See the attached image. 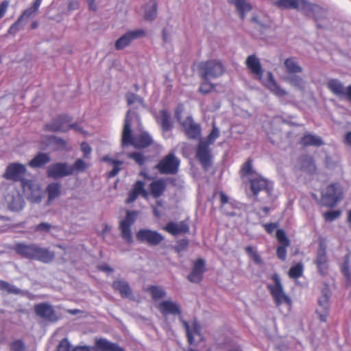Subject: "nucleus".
Returning <instances> with one entry per match:
<instances>
[{
	"label": "nucleus",
	"mask_w": 351,
	"mask_h": 351,
	"mask_svg": "<svg viewBox=\"0 0 351 351\" xmlns=\"http://www.w3.org/2000/svg\"><path fill=\"white\" fill-rule=\"evenodd\" d=\"M27 169L24 165L12 162L8 165L3 177L13 182H21L23 191L32 195L38 189V187L34 180L24 178Z\"/></svg>",
	"instance_id": "obj_3"
},
{
	"label": "nucleus",
	"mask_w": 351,
	"mask_h": 351,
	"mask_svg": "<svg viewBox=\"0 0 351 351\" xmlns=\"http://www.w3.org/2000/svg\"><path fill=\"white\" fill-rule=\"evenodd\" d=\"M245 252L252 258L254 262L256 264H260L262 262L260 255L254 250L253 247L249 245L245 248Z\"/></svg>",
	"instance_id": "obj_52"
},
{
	"label": "nucleus",
	"mask_w": 351,
	"mask_h": 351,
	"mask_svg": "<svg viewBox=\"0 0 351 351\" xmlns=\"http://www.w3.org/2000/svg\"><path fill=\"white\" fill-rule=\"evenodd\" d=\"M245 64L247 69L256 79L259 80L262 79L264 70L262 68L259 59L256 55L252 54L248 56L245 61Z\"/></svg>",
	"instance_id": "obj_23"
},
{
	"label": "nucleus",
	"mask_w": 351,
	"mask_h": 351,
	"mask_svg": "<svg viewBox=\"0 0 351 351\" xmlns=\"http://www.w3.org/2000/svg\"><path fill=\"white\" fill-rule=\"evenodd\" d=\"M343 198V191L339 183H331L321 190L317 204L329 208L335 207Z\"/></svg>",
	"instance_id": "obj_6"
},
{
	"label": "nucleus",
	"mask_w": 351,
	"mask_h": 351,
	"mask_svg": "<svg viewBox=\"0 0 351 351\" xmlns=\"http://www.w3.org/2000/svg\"><path fill=\"white\" fill-rule=\"evenodd\" d=\"M130 110L127 112L124 121V125L122 133V143L125 145H132L134 141V136H133L132 134V118L130 117Z\"/></svg>",
	"instance_id": "obj_24"
},
{
	"label": "nucleus",
	"mask_w": 351,
	"mask_h": 351,
	"mask_svg": "<svg viewBox=\"0 0 351 351\" xmlns=\"http://www.w3.org/2000/svg\"><path fill=\"white\" fill-rule=\"evenodd\" d=\"M122 164L123 162L121 160H117L116 162H114V163L112 164L113 169L107 173L108 178H111L116 176L120 171L121 165Z\"/></svg>",
	"instance_id": "obj_56"
},
{
	"label": "nucleus",
	"mask_w": 351,
	"mask_h": 351,
	"mask_svg": "<svg viewBox=\"0 0 351 351\" xmlns=\"http://www.w3.org/2000/svg\"><path fill=\"white\" fill-rule=\"evenodd\" d=\"M264 230L269 234H272L274 230L278 228L276 223H267L263 225Z\"/></svg>",
	"instance_id": "obj_64"
},
{
	"label": "nucleus",
	"mask_w": 351,
	"mask_h": 351,
	"mask_svg": "<svg viewBox=\"0 0 351 351\" xmlns=\"http://www.w3.org/2000/svg\"><path fill=\"white\" fill-rule=\"evenodd\" d=\"M298 163L300 169L308 174H315L317 172V167L313 157L308 155H302L298 158Z\"/></svg>",
	"instance_id": "obj_29"
},
{
	"label": "nucleus",
	"mask_w": 351,
	"mask_h": 351,
	"mask_svg": "<svg viewBox=\"0 0 351 351\" xmlns=\"http://www.w3.org/2000/svg\"><path fill=\"white\" fill-rule=\"evenodd\" d=\"M122 164L123 162L121 160H117L116 162H114V163L112 164L113 169L107 173L108 178H111L116 176L120 171L121 165Z\"/></svg>",
	"instance_id": "obj_55"
},
{
	"label": "nucleus",
	"mask_w": 351,
	"mask_h": 351,
	"mask_svg": "<svg viewBox=\"0 0 351 351\" xmlns=\"http://www.w3.org/2000/svg\"><path fill=\"white\" fill-rule=\"evenodd\" d=\"M231 3H233L239 13L241 19L243 20L245 18V12H250L252 10V5L248 3L246 0H232Z\"/></svg>",
	"instance_id": "obj_38"
},
{
	"label": "nucleus",
	"mask_w": 351,
	"mask_h": 351,
	"mask_svg": "<svg viewBox=\"0 0 351 351\" xmlns=\"http://www.w3.org/2000/svg\"><path fill=\"white\" fill-rule=\"evenodd\" d=\"M286 80L293 86L298 88H303L304 81L303 79L295 74L288 76L286 77Z\"/></svg>",
	"instance_id": "obj_46"
},
{
	"label": "nucleus",
	"mask_w": 351,
	"mask_h": 351,
	"mask_svg": "<svg viewBox=\"0 0 351 351\" xmlns=\"http://www.w3.org/2000/svg\"><path fill=\"white\" fill-rule=\"evenodd\" d=\"M162 229L169 234L176 236L178 234H185L189 233L190 226L187 221L184 220L179 222L169 221Z\"/></svg>",
	"instance_id": "obj_21"
},
{
	"label": "nucleus",
	"mask_w": 351,
	"mask_h": 351,
	"mask_svg": "<svg viewBox=\"0 0 351 351\" xmlns=\"http://www.w3.org/2000/svg\"><path fill=\"white\" fill-rule=\"evenodd\" d=\"M0 291H3L8 293H18L19 289L10 285L8 282L0 280Z\"/></svg>",
	"instance_id": "obj_51"
},
{
	"label": "nucleus",
	"mask_w": 351,
	"mask_h": 351,
	"mask_svg": "<svg viewBox=\"0 0 351 351\" xmlns=\"http://www.w3.org/2000/svg\"><path fill=\"white\" fill-rule=\"evenodd\" d=\"M180 160L173 152L165 156L155 166L156 169L162 175H175L179 171Z\"/></svg>",
	"instance_id": "obj_9"
},
{
	"label": "nucleus",
	"mask_w": 351,
	"mask_h": 351,
	"mask_svg": "<svg viewBox=\"0 0 351 351\" xmlns=\"http://www.w3.org/2000/svg\"><path fill=\"white\" fill-rule=\"evenodd\" d=\"M60 184L58 182H52L47 185L46 191L48 195V202H50L60 196Z\"/></svg>",
	"instance_id": "obj_41"
},
{
	"label": "nucleus",
	"mask_w": 351,
	"mask_h": 351,
	"mask_svg": "<svg viewBox=\"0 0 351 351\" xmlns=\"http://www.w3.org/2000/svg\"><path fill=\"white\" fill-rule=\"evenodd\" d=\"M97 351H125L124 348L116 343L106 339H100L96 343Z\"/></svg>",
	"instance_id": "obj_33"
},
{
	"label": "nucleus",
	"mask_w": 351,
	"mask_h": 351,
	"mask_svg": "<svg viewBox=\"0 0 351 351\" xmlns=\"http://www.w3.org/2000/svg\"><path fill=\"white\" fill-rule=\"evenodd\" d=\"M145 35L146 32L141 29L128 32L116 41L115 48L117 50L123 49L128 46L133 40L145 36Z\"/></svg>",
	"instance_id": "obj_19"
},
{
	"label": "nucleus",
	"mask_w": 351,
	"mask_h": 351,
	"mask_svg": "<svg viewBox=\"0 0 351 351\" xmlns=\"http://www.w3.org/2000/svg\"><path fill=\"white\" fill-rule=\"evenodd\" d=\"M255 173H258L253 169V159L248 158L246 161L242 165L240 169V175L243 177H253Z\"/></svg>",
	"instance_id": "obj_40"
},
{
	"label": "nucleus",
	"mask_w": 351,
	"mask_h": 351,
	"mask_svg": "<svg viewBox=\"0 0 351 351\" xmlns=\"http://www.w3.org/2000/svg\"><path fill=\"white\" fill-rule=\"evenodd\" d=\"M12 351H27V347L21 339H14L10 343Z\"/></svg>",
	"instance_id": "obj_47"
},
{
	"label": "nucleus",
	"mask_w": 351,
	"mask_h": 351,
	"mask_svg": "<svg viewBox=\"0 0 351 351\" xmlns=\"http://www.w3.org/2000/svg\"><path fill=\"white\" fill-rule=\"evenodd\" d=\"M219 198L221 202V209H223L226 204H229L234 209L236 208L234 203L229 202L228 197L223 192H219Z\"/></svg>",
	"instance_id": "obj_57"
},
{
	"label": "nucleus",
	"mask_w": 351,
	"mask_h": 351,
	"mask_svg": "<svg viewBox=\"0 0 351 351\" xmlns=\"http://www.w3.org/2000/svg\"><path fill=\"white\" fill-rule=\"evenodd\" d=\"M112 287L114 291H119L121 298H132V291L128 282L122 280H116L113 281Z\"/></svg>",
	"instance_id": "obj_30"
},
{
	"label": "nucleus",
	"mask_w": 351,
	"mask_h": 351,
	"mask_svg": "<svg viewBox=\"0 0 351 351\" xmlns=\"http://www.w3.org/2000/svg\"><path fill=\"white\" fill-rule=\"evenodd\" d=\"M249 186L251 197L254 201L259 202V193L264 192L266 194L267 202H272L274 198V183L263 177L260 173H255L253 177H249Z\"/></svg>",
	"instance_id": "obj_4"
},
{
	"label": "nucleus",
	"mask_w": 351,
	"mask_h": 351,
	"mask_svg": "<svg viewBox=\"0 0 351 351\" xmlns=\"http://www.w3.org/2000/svg\"><path fill=\"white\" fill-rule=\"evenodd\" d=\"M137 213L136 211L127 210L125 219L121 221L119 223V230L121 237L127 243L131 244L133 242L131 232V226L136 221Z\"/></svg>",
	"instance_id": "obj_11"
},
{
	"label": "nucleus",
	"mask_w": 351,
	"mask_h": 351,
	"mask_svg": "<svg viewBox=\"0 0 351 351\" xmlns=\"http://www.w3.org/2000/svg\"><path fill=\"white\" fill-rule=\"evenodd\" d=\"M284 65L288 73L296 74L302 71V68L294 58H287L284 62Z\"/></svg>",
	"instance_id": "obj_39"
},
{
	"label": "nucleus",
	"mask_w": 351,
	"mask_h": 351,
	"mask_svg": "<svg viewBox=\"0 0 351 351\" xmlns=\"http://www.w3.org/2000/svg\"><path fill=\"white\" fill-rule=\"evenodd\" d=\"M132 190L144 197H147V192L145 189V183L141 180H137L134 184Z\"/></svg>",
	"instance_id": "obj_49"
},
{
	"label": "nucleus",
	"mask_w": 351,
	"mask_h": 351,
	"mask_svg": "<svg viewBox=\"0 0 351 351\" xmlns=\"http://www.w3.org/2000/svg\"><path fill=\"white\" fill-rule=\"evenodd\" d=\"M182 324L186 330L188 343L189 345H193L195 337L201 336V326L197 321H194L191 326L186 321H183Z\"/></svg>",
	"instance_id": "obj_28"
},
{
	"label": "nucleus",
	"mask_w": 351,
	"mask_h": 351,
	"mask_svg": "<svg viewBox=\"0 0 351 351\" xmlns=\"http://www.w3.org/2000/svg\"><path fill=\"white\" fill-rule=\"evenodd\" d=\"M161 128L163 131L167 132L171 130L173 125L171 121V115L168 111L165 110H160L159 112Z\"/></svg>",
	"instance_id": "obj_37"
},
{
	"label": "nucleus",
	"mask_w": 351,
	"mask_h": 351,
	"mask_svg": "<svg viewBox=\"0 0 351 351\" xmlns=\"http://www.w3.org/2000/svg\"><path fill=\"white\" fill-rule=\"evenodd\" d=\"M158 308L164 317L169 314L173 315L181 314L179 305L170 300H164L160 302L158 305Z\"/></svg>",
	"instance_id": "obj_26"
},
{
	"label": "nucleus",
	"mask_w": 351,
	"mask_h": 351,
	"mask_svg": "<svg viewBox=\"0 0 351 351\" xmlns=\"http://www.w3.org/2000/svg\"><path fill=\"white\" fill-rule=\"evenodd\" d=\"M47 176L48 178L58 179L72 176V171L69 163L59 162L48 167Z\"/></svg>",
	"instance_id": "obj_14"
},
{
	"label": "nucleus",
	"mask_w": 351,
	"mask_h": 351,
	"mask_svg": "<svg viewBox=\"0 0 351 351\" xmlns=\"http://www.w3.org/2000/svg\"><path fill=\"white\" fill-rule=\"evenodd\" d=\"M319 307L316 310V313L319 316V319L322 322H326L329 314V297L326 294H323L318 299Z\"/></svg>",
	"instance_id": "obj_25"
},
{
	"label": "nucleus",
	"mask_w": 351,
	"mask_h": 351,
	"mask_svg": "<svg viewBox=\"0 0 351 351\" xmlns=\"http://www.w3.org/2000/svg\"><path fill=\"white\" fill-rule=\"evenodd\" d=\"M42 0H35L32 5L22 12L18 19L9 27L8 33L15 35L22 27L23 22L33 16L38 10Z\"/></svg>",
	"instance_id": "obj_10"
},
{
	"label": "nucleus",
	"mask_w": 351,
	"mask_h": 351,
	"mask_svg": "<svg viewBox=\"0 0 351 351\" xmlns=\"http://www.w3.org/2000/svg\"><path fill=\"white\" fill-rule=\"evenodd\" d=\"M199 76L202 80L217 79L226 71L223 63L216 59L201 61L197 64Z\"/></svg>",
	"instance_id": "obj_5"
},
{
	"label": "nucleus",
	"mask_w": 351,
	"mask_h": 351,
	"mask_svg": "<svg viewBox=\"0 0 351 351\" xmlns=\"http://www.w3.org/2000/svg\"><path fill=\"white\" fill-rule=\"evenodd\" d=\"M71 345L67 339H62L58 343L57 351H70Z\"/></svg>",
	"instance_id": "obj_58"
},
{
	"label": "nucleus",
	"mask_w": 351,
	"mask_h": 351,
	"mask_svg": "<svg viewBox=\"0 0 351 351\" xmlns=\"http://www.w3.org/2000/svg\"><path fill=\"white\" fill-rule=\"evenodd\" d=\"M271 279L274 284L268 285L267 287L269 291L276 306L279 307L282 304H285L289 307H291L292 304L291 299L285 293L279 275L275 273L271 275Z\"/></svg>",
	"instance_id": "obj_7"
},
{
	"label": "nucleus",
	"mask_w": 351,
	"mask_h": 351,
	"mask_svg": "<svg viewBox=\"0 0 351 351\" xmlns=\"http://www.w3.org/2000/svg\"><path fill=\"white\" fill-rule=\"evenodd\" d=\"M195 156L204 169H208L211 166L212 154L208 143L199 142Z\"/></svg>",
	"instance_id": "obj_15"
},
{
	"label": "nucleus",
	"mask_w": 351,
	"mask_h": 351,
	"mask_svg": "<svg viewBox=\"0 0 351 351\" xmlns=\"http://www.w3.org/2000/svg\"><path fill=\"white\" fill-rule=\"evenodd\" d=\"M136 237L139 242L145 243L151 246L158 245L164 240V237L160 233L149 229L139 230Z\"/></svg>",
	"instance_id": "obj_13"
},
{
	"label": "nucleus",
	"mask_w": 351,
	"mask_h": 351,
	"mask_svg": "<svg viewBox=\"0 0 351 351\" xmlns=\"http://www.w3.org/2000/svg\"><path fill=\"white\" fill-rule=\"evenodd\" d=\"M189 245V242L187 239H181L178 241V243L176 246L175 247V249L176 252H180L184 250H186Z\"/></svg>",
	"instance_id": "obj_62"
},
{
	"label": "nucleus",
	"mask_w": 351,
	"mask_h": 351,
	"mask_svg": "<svg viewBox=\"0 0 351 351\" xmlns=\"http://www.w3.org/2000/svg\"><path fill=\"white\" fill-rule=\"evenodd\" d=\"M81 151L83 153L84 158H88L92 152V149L87 142H82L80 145Z\"/></svg>",
	"instance_id": "obj_63"
},
{
	"label": "nucleus",
	"mask_w": 351,
	"mask_h": 351,
	"mask_svg": "<svg viewBox=\"0 0 351 351\" xmlns=\"http://www.w3.org/2000/svg\"><path fill=\"white\" fill-rule=\"evenodd\" d=\"M276 238L279 243L276 248V256L282 261H285L287 258V248L290 245V240L282 229L276 230Z\"/></svg>",
	"instance_id": "obj_18"
},
{
	"label": "nucleus",
	"mask_w": 351,
	"mask_h": 351,
	"mask_svg": "<svg viewBox=\"0 0 351 351\" xmlns=\"http://www.w3.org/2000/svg\"><path fill=\"white\" fill-rule=\"evenodd\" d=\"M205 261L203 258H197L193 265L192 271L188 275L187 279L193 283H199L203 279V274L206 272Z\"/></svg>",
	"instance_id": "obj_20"
},
{
	"label": "nucleus",
	"mask_w": 351,
	"mask_h": 351,
	"mask_svg": "<svg viewBox=\"0 0 351 351\" xmlns=\"http://www.w3.org/2000/svg\"><path fill=\"white\" fill-rule=\"evenodd\" d=\"M128 156L140 166H143L146 160V157L140 152H131L128 154Z\"/></svg>",
	"instance_id": "obj_48"
},
{
	"label": "nucleus",
	"mask_w": 351,
	"mask_h": 351,
	"mask_svg": "<svg viewBox=\"0 0 351 351\" xmlns=\"http://www.w3.org/2000/svg\"><path fill=\"white\" fill-rule=\"evenodd\" d=\"M72 117L68 114L58 115L45 125V130L53 132H66L69 131V123Z\"/></svg>",
	"instance_id": "obj_12"
},
{
	"label": "nucleus",
	"mask_w": 351,
	"mask_h": 351,
	"mask_svg": "<svg viewBox=\"0 0 351 351\" xmlns=\"http://www.w3.org/2000/svg\"><path fill=\"white\" fill-rule=\"evenodd\" d=\"M274 5L281 10L296 9L301 10L307 17L313 16L317 23V28L322 26L319 22L326 18V10L317 4L311 3L307 0H278Z\"/></svg>",
	"instance_id": "obj_1"
},
{
	"label": "nucleus",
	"mask_w": 351,
	"mask_h": 351,
	"mask_svg": "<svg viewBox=\"0 0 351 351\" xmlns=\"http://www.w3.org/2000/svg\"><path fill=\"white\" fill-rule=\"evenodd\" d=\"M203 82L199 86L198 91L203 94L206 95L211 93L215 89V84L208 82L209 80H202Z\"/></svg>",
	"instance_id": "obj_45"
},
{
	"label": "nucleus",
	"mask_w": 351,
	"mask_h": 351,
	"mask_svg": "<svg viewBox=\"0 0 351 351\" xmlns=\"http://www.w3.org/2000/svg\"><path fill=\"white\" fill-rule=\"evenodd\" d=\"M147 291L152 295L154 300H158L165 297V291L160 287L152 285L147 288Z\"/></svg>",
	"instance_id": "obj_43"
},
{
	"label": "nucleus",
	"mask_w": 351,
	"mask_h": 351,
	"mask_svg": "<svg viewBox=\"0 0 351 351\" xmlns=\"http://www.w3.org/2000/svg\"><path fill=\"white\" fill-rule=\"evenodd\" d=\"M51 161L49 154L39 152L29 162L28 165L32 168H40Z\"/></svg>",
	"instance_id": "obj_34"
},
{
	"label": "nucleus",
	"mask_w": 351,
	"mask_h": 351,
	"mask_svg": "<svg viewBox=\"0 0 351 351\" xmlns=\"http://www.w3.org/2000/svg\"><path fill=\"white\" fill-rule=\"evenodd\" d=\"M153 143V139L147 132H142L134 136V141L132 146L137 149L148 147Z\"/></svg>",
	"instance_id": "obj_31"
},
{
	"label": "nucleus",
	"mask_w": 351,
	"mask_h": 351,
	"mask_svg": "<svg viewBox=\"0 0 351 351\" xmlns=\"http://www.w3.org/2000/svg\"><path fill=\"white\" fill-rule=\"evenodd\" d=\"M7 202L9 209L12 211H20L25 206L23 197L19 192L12 195H8Z\"/></svg>",
	"instance_id": "obj_32"
},
{
	"label": "nucleus",
	"mask_w": 351,
	"mask_h": 351,
	"mask_svg": "<svg viewBox=\"0 0 351 351\" xmlns=\"http://www.w3.org/2000/svg\"><path fill=\"white\" fill-rule=\"evenodd\" d=\"M341 214V210H330L327 211L324 214V217L326 221H332L335 219H337L340 217Z\"/></svg>",
	"instance_id": "obj_54"
},
{
	"label": "nucleus",
	"mask_w": 351,
	"mask_h": 351,
	"mask_svg": "<svg viewBox=\"0 0 351 351\" xmlns=\"http://www.w3.org/2000/svg\"><path fill=\"white\" fill-rule=\"evenodd\" d=\"M51 225L46 223V222H42L35 226L34 231L36 232H48L50 231L51 228Z\"/></svg>",
	"instance_id": "obj_61"
},
{
	"label": "nucleus",
	"mask_w": 351,
	"mask_h": 351,
	"mask_svg": "<svg viewBox=\"0 0 351 351\" xmlns=\"http://www.w3.org/2000/svg\"><path fill=\"white\" fill-rule=\"evenodd\" d=\"M341 272L348 280H351V273L350 271L348 258L345 261L341 267Z\"/></svg>",
	"instance_id": "obj_60"
},
{
	"label": "nucleus",
	"mask_w": 351,
	"mask_h": 351,
	"mask_svg": "<svg viewBox=\"0 0 351 351\" xmlns=\"http://www.w3.org/2000/svg\"><path fill=\"white\" fill-rule=\"evenodd\" d=\"M13 250L23 258L35 260L44 263L51 262L55 258V253L47 248L41 247L35 243H17Z\"/></svg>",
	"instance_id": "obj_2"
},
{
	"label": "nucleus",
	"mask_w": 351,
	"mask_h": 351,
	"mask_svg": "<svg viewBox=\"0 0 351 351\" xmlns=\"http://www.w3.org/2000/svg\"><path fill=\"white\" fill-rule=\"evenodd\" d=\"M88 165V164L81 158H77L73 163V165H70L71 168L72 175L75 173L84 172L86 170Z\"/></svg>",
	"instance_id": "obj_44"
},
{
	"label": "nucleus",
	"mask_w": 351,
	"mask_h": 351,
	"mask_svg": "<svg viewBox=\"0 0 351 351\" xmlns=\"http://www.w3.org/2000/svg\"><path fill=\"white\" fill-rule=\"evenodd\" d=\"M36 315L50 322H56L59 319L53 307L45 302L39 303L34 306Z\"/></svg>",
	"instance_id": "obj_17"
},
{
	"label": "nucleus",
	"mask_w": 351,
	"mask_h": 351,
	"mask_svg": "<svg viewBox=\"0 0 351 351\" xmlns=\"http://www.w3.org/2000/svg\"><path fill=\"white\" fill-rule=\"evenodd\" d=\"M266 87L277 97H283L287 95V92L281 88L274 79L272 73H269L268 80L265 84Z\"/></svg>",
	"instance_id": "obj_36"
},
{
	"label": "nucleus",
	"mask_w": 351,
	"mask_h": 351,
	"mask_svg": "<svg viewBox=\"0 0 351 351\" xmlns=\"http://www.w3.org/2000/svg\"><path fill=\"white\" fill-rule=\"evenodd\" d=\"M51 141L56 145L58 149H64L66 146V142L62 138L53 136Z\"/></svg>",
	"instance_id": "obj_59"
},
{
	"label": "nucleus",
	"mask_w": 351,
	"mask_h": 351,
	"mask_svg": "<svg viewBox=\"0 0 351 351\" xmlns=\"http://www.w3.org/2000/svg\"><path fill=\"white\" fill-rule=\"evenodd\" d=\"M303 273L304 266L303 264L301 262H300L290 267L288 271V276H289L290 278L298 279L302 276Z\"/></svg>",
	"instance_id": "obj_42"
},
{
	"label": "nucleus",
	"mask_w": 351,
	"mask_h": 351,
	"mask_svg": "<svg viewBox=\"0 0 351 351\" xmlns=\"http://www.w3.org/2000/svg\"><path fill=\"white\" fill-rule=\"evenodd\" d=\"M219 136V131L215 125H213L211 132L207 136L206 140L200 141L208 143V145H210V144H213Z\"/></svg>",
	"instance_id": "obj_53"
},
{
	"label": "nucleus",
	"mask_w": 351,
	"mask_h": 351,
	"mask_svg": "<svg viewBox=\"0 0 351 351\" xmlns=\"http://www.w3.org/2000/svg\"><path fill=\"white\" fill-rule=\"evenodd\" d=\"M152 2V9L145 10V19L146 20L152 21L157 14V2L156 0H151Z\"/></svg>",
	"instance_id": "obj_50"
},
{
	"label": "nucleus",
	"mask_w": 351,
	"mask_h": 351,
	"mask_svg": "<svg viewBox=\"0 0 351 351\" xmlns=\"http://www.w3.org/2000/svg\"><path fill=\"white\" fill-rule=\"evenodd\" d=\"M300 144L304 147H319L324 145V142L319 136L311 134H306L301 138Z\"/></svg>",
	"instance_id": "obj_35"
},
{
	"label": "nucleus",
	"mask_w": 351,
	"mask_h": 351,
	"mask_svg": "<svg viewBox=\"0 0 351 351\" xmlns=\"http://www.w3.org/2000/svg\"><path fill=\"white\" fill-rule=\"evenodd\" d=\"M167 179L159 178L149 184V191L153 197L158 198L163 195L167 189Z\"/></svg>",
	"instance_id": "obj_27"
},
{
	"label": "nucleus",
	"mask_w": 351,
	"mask_h": 351,
	"mask_svg": "<svg viewBox=\"0 0 351 351\" xmlns=\"http://www.w3.org/2000/svg\"><path fill=\"white\" fill-rule=\"evenodd\" d=\"M175 117L179 121L182 131L189 140L197 139L202 134V128L198 123L195 122L191 116L186 117L184 119H181V111L176 110Z\"/></svg>",
	"instance_id": "obj_8"
},
{
	"label": "nucleus",
	"mask_w": 351,
	"mask_h": 351,
	"mask_svg": "<svg viewBox=\"0 0 351 351\" xmlns=\"http://www.w3.org/2000/svg\"><path fill=\"white\" fill-rule=\"evenodd\" d=\"M315 263L317 266L318 272L322 276H325L328 274L329 266L325 246L322 247L320 245L317 253Z\"/></svg>",
	"instance_id": "obj_22"
},
{
	"label": "nucleus",
	"mask_w": 351,
	"mask_h": 351,
	"mask_svg": "<svg viewBox=\"0 0 351 351\" xmlns=\"http://www.w3.org/2000/svg\"><path fill=\"white\" fill-rule=\"evenodd\" d=\"M327 88L335 95L344 97L351 103V85L344 87L343 83L337 79H330L327 82Z\"/></svg>",
	"instance_id": "obj_16"
}]
</instances>
